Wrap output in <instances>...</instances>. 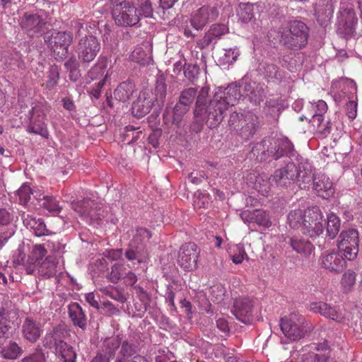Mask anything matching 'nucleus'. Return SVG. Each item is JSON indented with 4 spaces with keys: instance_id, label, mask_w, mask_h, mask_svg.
<instances>
[{
    "instance_id": "obj_1",
    "label": "nucleus",
    "mask_w": 362,
    "mask_h": 362,
    "mask_svg": "<svg viewBox=\"0 0 362 362\" xmlns=\"http://www.w3.org/2000/svg\"><path fill=\"white\" fill-rule=\"evenodd\" d=\"M293 150V144L288 139L264 138L253 144L249 158L257 162H263L269 158L277 160Z\"/></svg>"
},
{
    "instance_id": "obj_2",
    "label": "nucleus",
    "mask_w": 362,
    "mask_h": 362,
    "mask_svg": "<svg viewBox=\"0 0 362 362\" xmlns=\"http://www.w3.org/2000/svg\"><path fill=\"white\" fill-rule=\"evenodd\" d=\"M310 28L300 21H291L283 30L280 42L291 50H299L308 44Z\"/></svg>"
},
{
    "instance_id": "obj_3",
    "label": "nucleus",
    "mask_w": 362,
    "mask_h": 362,
    "mask_svg": "<svg viewBox=\"0 0 362 362\" xmlns=\"http://www.w3.org/2000/svg\"><path fill=\"white\" fill-rule=\"evenodd\" d=\"M112 15L115 23L122 27H133L140 21V15L133 3L126 0H110Z\"/></svg>"
},
{
    "instance_id": "obj_4",
    "label": "nucleus",
    "mask_w": 362,
    "mask_h": 362,
    "mask_svg": "<svg viewBox=\"0 0 362 362\" xmlns=\"http://www.w3.org/2000/svg\"><path fill=\"white\" fill-rule=\"evenodd\" d=\"M44 40L50 47L54 57L57 60H63L68 54L73 36L70 32L51 30L45 33Z\"/></svg>"
},
{
    "instance_id": "obj_5",
    "label": "nucleus",
    "mask_w": 362,
    "mask_h": 362,
    "mask_svg": "<svg viewBox=\"0 0 362 362\" xmlns=\"http://www.w3.org/2000/svg\"><path fill=\"white\" fill-rule=\"evenodd\" d=\"M359 241L358 230L349 228L343 230L339 234L337 247L345 259L353 261L356 258L359 251Z\"/></svg>"
},
{
    "instance_id": "obj_6",
    "label": "nucleus",
    "mask_w": 362,
    "mask_h": 362,
    "mask_svg": "<svg viewBox=\"0 0 362 362\" xmlns=\"http://www.w3.org/2000/svg\"><path fill=\"white\" fill-rule=\"evenodd\" d=\"M100 42L92 35H86L78 39L76 47L78 59L83 64H89L99 54Z\"/></svg>"
},
{
    "instance_id": "obj_7",
    "label": "nucleus",
    "mask_w": 362,
    "mask_h": 362,
    "mask_svg": "<svg viewBox=\"0 0 362 362\" xmlns=\"http://www.w3.org/2000/svg\"><path fill=\"white\" fill-rule=\"evenodd\" d=\"M228 107L226 103L221 100V94L215 93L204 110V119H206V124L210 129L217 127L225 117Z\"/></svg>"
},
{
    "instance_id": "obj_8",
    "label": "nucleus",
    "mask_w": 362,
    "mask_h": 362,
    "mask_svg": "<svg viewBox=\"0 0 362 362\" xmlns=\"http://www.w3.org/2000/svg\"><path fill=\"white\" fill-rule=\"evenodd\" d=\"M325 220L320 209L315 206L304 211L303 233L310 237L320 235L324 231Z\"/></svg>"
},
{
    "instance_id": "obj_9",
    "label": "nucleus",
    "mask_w": 362,
    "mask_h": 362,
    "mask_svg": "<svg viewBox=\"0 0 362 362\" xmlns=\"http://www.w3.org/2000/svg\"><path fill=\"white\" fill-rule=\"evenodd\" d=\"M284 165L276 169L272 175V180L278 186L289 187L296 183L297 165L294 158L284 156Z\"/></svg>"
},
{
    "instance_id": "obj_10",
    "label": "nucleus",
    "mask_w": 362,
    "mask_h": 362,
    "mask_svg": "<svg viewBox=\"0 0 362 362\" xmlns=\"http://www.w3.org/2000/svg\"><path fill=\"white\" fill-rule=\"evenodd\" d=\"M287 156L294 158V160L298 165L296 183L301 189L307 187V185H310L315 177V169L313 168L311 163L307 158L298 153V152L294 150L293 146V150L288 153Z\"/></svg>"
},
{
    "instance_id": "obj_11",
    "label": "nucleus",
    "mask_w": 362,
    "mask_h": 362,
    "mask_svg": "<svg viewBox=\"0 0 362 362\" xmlns=\"http://www.w3.org/2000/svg\"><path fill=\"white\" fill-rule=\"evenodd\" d=\"M337 32L348 38L351 37L356 30L358 18L354 8L351 6L341 8L337 17Z\"/></svg>"
},
{
    "instance_id": "obj_12",
    "label": "nucleus",
    "mask_w": 362,
    "mask_h": 362,
    "mask_svg": "<svg viewBox=\"0 0 362 362\" xmlns=\"http://www.w3.org/2000/svg\"><path fill=\"white\" fill-rule=\"evenodd\" d=\"M72 209L78 213L82 217L89 220L90 223L97 225L100 224L102 214L101 209L99 204L93 200L83 199L81 201L73 202L71 203Z\"/></svg>"
},
{
    "instance_id": "obj_13",
    "label": "nucleus",
    "mask_w": 362,
    "mask_h": 362,
    "mask_svg": "<svg viewBox=\"0 0 362 362\" xmlns=\"http://www.w3.org/2000/svg\"><path fill=\"white\" fill-rule=\"evenodd\" d=\"M199 249L194 243H187L180 248L177 262L186 271H192L197 268Z\"/></svg>"
},
{
    "instance_id": "obj_14",
    "label": "nucleus",
    "mask_w": 362,
    "mask_h": 362,
    "mask_svg": "<svg viewBox=\"0 0 362 362\" xmlns=\"http://www.w3.org/2000/svg\"><path fill=\"white\" fill-rule=\"evenodd\" d=\"M218 15V9L215 6H204L192 16L190 19L191 25L199 31L207 23L215 21Z\"/></svg>"
},
{
    "instance_id": "obj_15",
    "label": "nucleus",
    "mask_w": 362,
    "mask_h": 362,
    "mask_svg": "<svg viewBox=\"0 0 362 362\" xmlns=\"http://www.w3.org/2000/svg\"><path fill=\"white\" fill-rule=\"evenodd\" d=\"M303 325L304 322H300ZM281 329L284 335L293 341H296L304 337L305 334L312 329V326L306 322L305 325L300 327L291 319L281 318L280 322Z\"/></svg>"
},
{
    "instance_id": "obj_16",
    "label": "nucleus",
    "mask_w": 362,
    "mask_h": 362,
    "mask_svg": "<svg viewBox=\"0 0 362 362\" xmlns=\"http://www.w3.org/2000/svg\"><path fill=\"white\" fill-rule=\"evenodd\" d=\"M153 105L156 106L153 101V92L144 90L140 92L136 100L132 105V115L137 118L143 117L150 112Z\"/></svg>"
},
{
    "instance_id": "obj_17",
    "label": "nucleus",
    "mask_w": 362,
    "mask_h": 362,
    "mask_svg": "<svg viewBox=\"0 0 362 362\" xmlns=\"http://www.w3.org/2000/svg\"><path fill=\"white\" fill-rule=\"evenodd\" d=\"M310 310L338 323H346V321L344 313L338 307L332 306L322 301L312 303Z\"/></svg>"
},
{
    "instance_id": "obj_18",
    "label": "nucleus",
    "mask_w": 362,
    "mask_h": 362,
    "mask_svg": "<svg viewBox=\"0 0 362 362\" xmlns=\"http://www.w3.org/2000/svg\"><path fill=\"white\" fill-rule=\"evenodd\" d=\"M259 127V117L252 112H247L242 115L241 124L237 131L240 137L247 141L254 136Z\"/></svg>"
},
{
    "instance_id": "obj_19",
    "label": "nucleus",
    "mask_w": 362,
    "mask_h": 362,
    "mask_svg": "<svg viewBox=\"0 0 362 362\" xmlns=\"http://www.w3.org/2000/svg\"><path fill=\"white\" fill-rule=\"evenodd\" d=\"M253 306V302L250 298H238L235 299L231 311L237 320L247 324L251 321Z\"/></svg>"
},
{
    "instance_id": "obj_20",
    "label": "nucleus",
    "mask_w": 362,
    "mask_h": 362,
    "mask_svg": "<svg viewBox=\"0 0 362 362\" xmlns=\"http://www.w3.org/2000/svg\"><path fill=\"white\" fill-rule=\"evenodd\" d=\"M259 74L268 83H280L284 77V71L276 64L262 62L257 69Z\"/></svg>"
},
{
    "instance_id": "obj_21",
    "label": "nucleus",
    "mask_w": 362,
    "mask_h": 362,
    "mask_svg": "<svg viewBox=\"0 0 362 362\" xmlns=\"http://www.w3.org/2000/svg\"><path fill=\"white\" fill-rule=\"evenodd\" d=\"M42 332L43 329L40 322L30 317H25L21 327V333L26 341L33 344L35 343L40 339Z\"/></svg>"
},
{
    "instance_id": "obj_22",
    "label": "nucleus",
    "mask_w": 362,
    "mask_h": 362,
    "mask_svg": "<svg viewBox=\"0 0 362 362\" xmlns=\"http://www.w3.org/2000/svg\"><path fill=\"white\" fill-rule=\"evenodd\" d=\"M20 25L28 35L33 37L42 30L45 23L39 15L25 13L21 18Z\"/></svg>"
},
{
    "instance_id": "obj_23",
    "label": "nucleus",
    "mask_w": 362,
    "mask_h": 362,
    "mask_svg": "<svg viewBox=\"0 0 362 362\" xmlns=\"http://www.w3.org/2000/svg\"><path fill=\"white\" fill-rule=\"evenodd\" d=\"M39 112V108H32L31 111L30 112L31 117L27 131L29 133L39 134L44 138H47L49 133L44 122L45 115L43 114H40Z\"/></svg>"
},
{
    "instance_id": "obj_24",
    "label": "nucleus",
    "mask_w": 362,
    "mask_h": 362,
    "mask_svg": "<svg viewBox=\"0 0 362 362\" xmlns=\"http://www.w3.org/2000/svg\"><path fill=\"white\" fill-rule=\"evenodd\" d=\"M322 264L331 272L339 273L345 268L346 261L340 253L330 252L322 255Z\"/></svg>"
},
{
    "instance_id": "obj_25",
    "label": "nucleus",
    "mask_w": 362,
    "mask_h": 362,
    "mask_svg": "<svg viewBox=\"0 0 362 362\" xmlns=\"http://www.w3.org/2000/svg\"><path fill=\"white\" fill-rule=\"evenodd\" d=\"M22 219L25 226L27 228L33 230L35 235L43 236L49 235L50 232L47 228V226L42 218H36V217L33 215L23 213Z\"/></svg>"
},
{
    "instance_id": "obj_26",
    "label": "nucleus",
    "mask_w": 362,
    "mask_h": 362,
    "mask_svg": "<svg viewBox=\"0 0 362 362\" xmlns=\"http://www.w3.org/2000/svg\"><path fill=\"white\" fill-rule=\"evenodd\" d=\"M68 310L73 325L82 330H86L88 320L82 307L78 303H71L68 307Z\"/></svg>"
},
{
    "instance_id": "obj_27",
    "label": "nucleus",
    "mask_w": 362,
    "mask_h": 362,
    "mask_svg": "<svg viewBox=\"0 0 362 362\" xmlns=\"http://www.w3.org/2000/svg\"><path fill=\"white\" fill-rule=\"evenodd\" d=\"M312 183L314 189L320 197L327 198L334 193L332 182L325 175L315 176Z\"/></svg>"
},
{
    "instance_id": "obj_28",
    "label": "nucleus",
    "mask_w": 362,
    "mask_h": 362,
    "mask_svg": "<svg viewBox=\"0 0 362 362\" xmlns=\"http://www.w3.org/2000/svg\"><path fill=\"white\" fill-rule=\"evenodd\" d=\"M285 241L296 252L305 256L310 255L314 249L313 245L311 242L302 237H287L285 239Z\"/></svg>"
},
{
    "instance_id": "obj_29",
    "label": "nucleus",
    "mask_w": 362,
    "mask_h": 362,
    "mask_svg": "<svg viewBox=\"0 0 362 362\" xmlns=\"http://www.w3.org/2000/svg\"><path fill=\"white\" fill-rule=\"evenodd\" d=\"M120 349L115 362H127L135 355H138V346L133 340L126 339L121 341Z\"/></svg>"
},
{
    "instance_id": "obj_30",
    "label": "nucleus",
    "mask_w": 362,
    "mask_h": 362,
    "mask_svg": "<svg viewBox=\"0 0 362 362\" xmlns=\"http://www.w3.org/2000/svg\"><path fill=\"white\" fill-rule=\"evenodd\" d=\"M136 92V86L131 81L120 83L114 91L115 98L122 103L127 102Z\"/></svg>"
},
{
    "instance_id": "obj_31",
    "label": "nucleus",
    "mask_w": 362,
    "mask_h": 362,
    "mask_svg": "<svg viewBox=\"0 0 362 362\" xmlns=\"http://www.w3.org/2000/svg\"><path fill=\"white\" fill-rule=\"evenodd\" d=\"M215 93L221 94V100L226 103V106L233 105L234 103L238 100L242 96L243 93H240V88L238 83H232L229 85L223 90H219Z\"/></svg>"
},
{
    "instance_id": "obj_32",
    "label": "nucleus",
    "mask_w": 362,
    "mask_h": 362,
    "mask_svg": "<svg viewBox=\"0 0 362 362\" xmlns=\"http://www.w3.org/2000/svg\"><path fill=\"white\" fill-rule=\"evenodd\" d=\"M167 95V84L165 78L160 76L156 81L155 90L153 93V101L158 109H160L165 103Z\"/></svg>"
},
{
    "instance_id": "obj_33",
    "label": "nucleus",
    "mask_w": 362,
    "mask_h": 362,
    "mask_svg": "<svg viewBox=\"0 0 362 362\" xmlns=\"http://www.w3.org/2000/svg\"><path fill=\"white\" fill-rule=\"evenodd\" d=\"M121 341L118 337H107L102 342L99 354L108 358L115 357L116 351L120 346Z\"/></svg>"
},
{
    "instance_id": "obj_34",
    "label": "nucleus",
    "mask_w": 362,
    "mask_h": 362,
    "mask_svg": "<svg viewBox=\"0 0 362 362\" xmlns=\"http://www.w3.org/2000/svg\"><path fill=\"white\" fill-rule=\"evenodd\" d=\"M57 262L55 258L48 256L40 264L38 268V273L40 276L45 279H49L56 276L57 272Z\"/></svg>"
},
{
    "instance_id": "obj_35",
    "label": "nucleus",
    "mask_w": 362,
    "mask_h": 362,
    "mask_svg": "<svg viewBox=\"0 0 362 362\" xmlns=\"http://www.w3.org/2000/svg\"><path fill=\"white\" fill-rule=\"evenodd\" d=\"M334 6L332 1H327L322 8L318 9L316 13L317 22L322 26H326L333 16Z\"/></svg>"
},
{
    "instance_id": "obj_36",
    "label": "nucleus",
    "mask_w": 362,
    "mask_h": 362,
    "mask_svg": "<svg viewBox=\"0 0 362 362\" xmlns=\"http://www.w3.org/2000/svg\"><path fill=\"white\" fill-rule=\"evenodd\" d=\"M57 354L64 362H76V354L73 347L66 342L57 344Z\"/></svg>"
},
{
    "instance_id": "obj_37",
    "label": "nucleus",
    "mask_w": 362,
    "mask_h": 362,
    "mask_svg": "<svg viewBox=\"0 0 362 362\" xmlns=\"http://www.w3.org/2000/svg\"><path fill=\"white\" fill-rule=\"evenodd\" d=\"M238 20L247 23L255 18L254 5L250 3H240L236 10Z\"/></svg>"
},
{
    "instance_id": "obj_38",
    "label": "nucleus",
    "mask_w": 362,
    "mask_h": 362,
    "mask_svg": "<svg viewBox=\"0 0 362 362\" xmlns=\"http://www.w3.org/2000/svg\"><path fill=\"white\" fill-rule=\"evenodd\" d=\"M209 87H202L197 96L195 103V108L194 111V116L197 117H202L204 110L206 107V100L209 95Z\"/></svg>"
},
{
    "instance_id": "obj_39",
    "label": "nucleus",
    "mask_w": 362,
    "mask_h": 362,
    "mask_svg": "<svg viewBox=\"0 0 362 362\" xmlns=\"http://www.w3.org/2000/svg\"><path fill=\"white\" fill-rule=\"evenodd\" d=\"M310 122L317 132L322 136H326L330 134L332 124L329 119L325 120L324 117L313 115Z\"/></svg>"
},
{
    "instance_id": "obj_40",
    "label": "nucleus",
    "mask_w": 362,
    "mask_h": 362,
    "mask_svg": "<svg viewBox=\"0 0 362 362\" xmlns=\"http://www.w3.org/2000/svg\"><path fill=\"white\" fill-rule=\"evenodd\" d=\"M341 226L339 218L333 213L327 217V235L330 239L334 238L338 234Z\"/></svg>"
},
{
    "instance_id": "obj_41",
    "label": "nucleus",
    "mask_w": 362,
    "mask_h": 362,
    "mask_svg": "<svg viewBox=\"0 0 362 362\" xmlns=\"http://www.w3.org/2000/svg\"><path fill=\"white\" fill-rule=\"evenodd\" d=\"M11 313L4 308H0V338L4 337L12 328L13 322L11 320Z\"/></svg>"
},
{
    "instance_id": "obj_42",
    "label": "nucleus",
    "mask_w": 362,
    "mask_h": 362,
    "mask_svg": "<svg viewBox=\"0 0 362 362\" xmlns=\"http://www.w3.org/2000/svg\"><path fill=\"white\" fill-rule=\"evenodd\" d=\"M134 289L136 291V296L141 301L139 308H138V312L141 314H144L150 306L151 297L149 294L139 286H135Z\"/></svg>"
},
{
    "instance_id": "obj_43",
    "label": "nucleus",
    "mask_w": 362,
    "mask_h": 362,
    "mask_svg": "<svg viewBox=\"0 0 362 362\" xmlns=\"http://www.w3.org/2000/svg\"><path fill=\"white\" fill-rule=\"evenodd\" d=\"M144 246L137 245L130 242L129 249L125 252V257L129 260H137L139 263L144 261L143 252Z\"/></svg>"
},
{
    "instance_id": "obj_44",
    "label": "nucleus",
    "mask_w": 362,
    "mask_h": 362,
    "mask_svg": "<svg viewBox=\"0 0 362 362\" xmlns=\"http://www.w3.org/2000/svg\"><path fill=\"white\" fill-rule=\"evenodd\" d=\"M43 245H45L47 250H49L53 254L62 255L64 253V245L60 243L56 237H51L46 240Z\"/></svg>"
},
{
    "instance_id": "obj_45",
    "label": "nucleus",
    "mask_w": 362,
    "mask_h": 362,
    "mask_svg": "<svg viewBox=\"0 0 362 362\" xmlns=\"http://www.w3.org/2000/svg\"><path fill=\"white\" fill-rule=\"evenodd\" d=\"M21 348L16 342H11L1 353L4 358L16 359L21 354Z\"/></svg>"
},
{
    "instance_id": "obj_46",
    "label": "nucleus",
    "mask_w": 362,
    "mask_h": 362,
    "mask_svg": "<svg viewBox=\"0 0 362 362\" xmlns=\"http://www.w3.org/2000/svg\"><path fill=\"white\" fill-rule=\"evenodd\" d=\"M197 95V89L196 88H185L180 93L179 102L190 107Z\"/></svg>"
},
{
    "instance_id": "obj_47",
    "label": "nucleus",
    "mask_w": 362,
    "mask_h": 362,
    "mask_svg": "<svg viewBox=\"0 0 362 362\" xmlns=\"http://www.w3.org/2000/svg\"><path fill=\"white\" fill-rule=\"evenodd\" d=\"M265 96L266 91L264 85L260 83L253 84L252 93L249 96L250 100L257 105L263 101Z\"/></svg>"
},
{
    "instance_id": "obj_48",
    "label": "nucleus",
    "mask_w": 362,
    "mask_h": 362,
    "mask_svg": "<svg viewBox=\"0 0 362 362\" xmlns=\"http://www.w3.org/2000/svg\"><path fill=\"white\" fill-rule=\"evenodd\" d=\"M189 107L177 102L173 107V122L179 126L184 115L189 110Z\"/></svg>"
},
{
    "instance_id": "obj_49",
    "label": "nucleus",
    "mask_w": 362,
    "mask_h": 362,
    "mask_svg": "<svg viewBox=\"0 0 362 362\" xmlns=\"http://www.w3.org/2000/svg\"><path fill=\"white\" fill-rule=\"evenodd\" d=\"M223 55L220 61L223 64H230L234 63L240 56V50L237 47L223 49Z\"/></svg>"
},
{
    "instance_id": "obj_50",
    "label": "nucleus",
    "mask_w": 362,
    "mask_h": 362,
    "mask_svg": "<svg viewBox=\"0 0 362 362\" xmlns=\"http://www.w3.org/2000/svg\"><path fill=\"white\" fill-rule=\"evenodd\" d=\"M341 284L345 292L351 291L356 284V273L351 270L346 271L342 275Z\"/></svg>"
},
{
    "instance_id": "obj_51",
    "label": "nucleus",
    "mask_w": 362,
    "mask_h": 362,
    "mask_svg": "<svg viewBox=\"0 0 362 362\" xmlns=\"http://www.w3.org/2000/svg\"><path fill=\"white\" fill-rule=\"evenodd\" d=\"M230 255L232 261L236 264L242 263L243 259L247 257V254L243 245H235L231 247L230 249Z\"/></svg>"
},
{
    "instance_id": "obj_52",
    "label": "nucleus",
    "mask_w": 362,
    "mask_h": 362,
    "mask_svg": "<svg viewBox=\"0 0 362 362\" xmlns=\"http://www.w3.org/2000/svg\"><path fill=\"white\" fill-rule=\"evenodd\" d=\"M151 237V233L145 228H138L133 236L132 243L137 245H143L146 241H148Z\"/></svg>"
},
{
    "instance_id": "obj_53",
    "label": "nucleus",
    "mask_w": 362,
    "mask_h": 362,
    "mask_svg": "<svg viewBox=\"0 0 362 362\" xmlns=\"http://www.w3.org/2000/svg\"><path fill=\"white\" fill-rule=\"evenodd\" d=\"M184 74L185 78L191 83H194L200 74V69L197 64H185L184 66Z\"/></svg>"
},
{
    "instance_id": "obj_54",
    "label": "nucleus",
    "mask_w": 362,
    "mask_h": 362,
    "mask_svg": "<svg viewBox=\"0 0 362 362\" xmlns=\"http://www.w3.org/2000/svg\"><path fill=\"white\" fill-rule=\"evenodd\" d=\"M108 60L106 57H100L98 58V62L91 68L89 74L90 75H100L104 76L107 72L106 69L107 67Z\"/></svg>"
},
{
    "instance_id": "obj_55",
    "label": "nucleus",
    "mask_w": 362,
    "mask_h": 362,
    "mask_svg": "<svg viewBox=\"0 0 362 362\" xmlns=\"http://www.w3.org/2000/svg\"><path fill=\"white\" fill-rule=\"evenodd\" d=\"M32 194L33 191L30 185L27 183L23 184L16 193L19 204L25 206L30 199V195Z\"/></svg>"
},
{
    "instance_id": "obj_56",
    "label": "nucleus",
    "mask_w": 362,
    "mask_h": 362,
    "mask_svg": "<svg viewBox=\"0 0 362 362\" xmlns=\"http://www.w3.org/2000/svg\"><path fill=\"white\" fill-rule=\"evenodd\" d=\"M50 336L51 339L49 340V346L54 345L57 347V344H60V342H64L63 339L65 337L64 329L61 326L55 327L52 332L47 334L46 339H47Z\"/></svg>"
},
{
    "instance_id": "obj_57",
    "label": "nucleus",
    "mask_w": 362,
    "mask_h": 362,
    "mask_svg": "<svg viewBox=\"0 0 362 362\" xmlns=\"http://www.w3.org/2000/svg\"><path fill=\"white\" fill-rule=\"evenodd\" d=\"M254 223L265 228H269L272 226L269 214L262 210L254 211Z\"/></svg>"
},
{
    "instance_id": "obj_58",
    "label": "nucleus",
    "mask_w": 362,
    "mask_h": 362,
    "mask_svg": "<svg viewBox=\"0 0 362 362\" xmlns=\"http://www.w3.org/2000/svg\"><path fill=\"white\" fill-rule=\"evenodd\" d=\"M43 199L44 202L42 206L49 212L59 214L62 211V208L54 197L45 196Z\"/></svg>"
},
{
    "instance_id": "obj_59",
    "label": "nucleus",
    "mask_w": 362,
    "mask_h": 362,
    "mask_svg": "<svg viewBox=\"0 0 362 362\" xmlns=\"http://www.w3.org/2000/svg\"><path fill=\"white\" fill-rule=\"evenodd\" d=\"M303 218L304 212L302 210H294L288 214V221L291 227L298 228L299 226H303Z\"/></svg>"
},
{
    "instance_id": "obj_60",
    "label": "nucleus",
    "mask_w": 362,
    "mask_h": 362,
    "mask_svg": "<svg viewBox=\"0 0 362 362\" xmlns=\"http://www.w3.org/2000/svg\"><path fill=\"white\" fill-rule=\"evenodd\" d=\"M47 253L45 245L43 244L35 245L33 246L31 255L28 257V261L37 262L42 259Z\"/></svg>"
},
{
    "instance_id": "obj_61",
    "label": "nucleus",
    "mask_w": 362,
    "mask_h": 362,
    "mask_svg": "<svg viewBox=\"0 0 362 362\" xmlns=\"http://www.w3.org/2000/svg\"><path fill=\"white\" fill-rule=\"evenodd\" d=\"M138 14L140 17L151 18L153 13V8L150 0H139Z\"/></svg>"
},
{
    "instance_id": "obj_62",
    "label": "nucleus",
    "mask_w": 362,
    "mask_h": 362,
    "mask_svg": "<svg viewBox=\"0 0 362 362\" xmlns=\"http://www.w3.org/2000/svg\"><path fill=\"white\" fill-rule=\"evenodd\" d=\"M207 32L218 42L223 35L228 33V28L225 24H214Z\"/></svg>"
},
{
    "instance_id": "obj_63",
    "label": "nucleus",
    "mask_w": 362,
    "mask_h": 362,
    "mask_svg": "<svg viewBox=\"0 0 362 362\" xmlns=\"http://www.w3.org/2000/svg\"><path fill=\"white\" fill-rule=\"evenodd\" d=\"M217 41L214 37L208 32L205 33L203 37L197 41V47L200 49L208 48L210 45H214Z\"/></svg>"
},
{
    "instance_id": "obj_64",
    "label": "nucleus",
    "mask_w": 362,
    "mask_h": 362,
    "mask_svg": "<svg viewBox=\"0 0 362 362\" xmlns=\"http://www.w3.org/2000/svg\"><path fill=\"white\" fill-rule=\"evenodd\" d=\"M109 76V73L107 72L103 78L98 82L95 83L94 86L92 87L89 91V94L93 96L95 99H98L100 96L101 90L106 83L107 78Z\"/></svg>"
}]
</instances>
